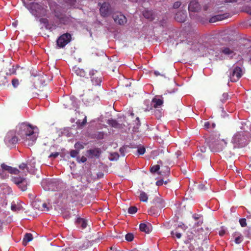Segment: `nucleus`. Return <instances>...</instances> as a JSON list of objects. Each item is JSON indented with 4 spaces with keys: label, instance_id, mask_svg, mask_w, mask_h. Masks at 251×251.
<instances>
[{
    "label": "nucleus",
    "instance_id": "nucleus-56",
    "mask_svg": "<svg viewBox=\"0 0 251 251\" xmlns=\"http://www.w3.org/2000/svg\"><path fill=\"white\" fill-rule=\"evenodd\" d=\"M164 181L162 179L159 180L156 182V184L157 186H161L163 184Z\"/></svg>",
    "mask_w": 251,
    "mask_h": 251
},
{
    "label": "nucleus",
    "instance_id": "nucleus-47",
    "mask_svg": "<svg viewBox=\"0 0 251 251\" xmlns=\"http://www.w3.org/2000/svg\"><path fill=\"white\" fill-rule=\"evenodd\" d=\"M39 21L41 23L44 24L46 27L48 25L49 21L47 19L41 18Z\"/></svg>",
    "mask_w": 251,
    "mask_h": 251
},
{
    "label": "nucleus",
    "instance_id": "nucleus-50",
    "mask_svg": "<svg viewBox=\"0 0 251 251\" xmlns=\"http://www.w3.org/2000/svg\"><path fill=\"white\" fill-rule=\"evenodd\" d=\"M12 83L14 87H16L19 85V81L18 79H13L12 80Z\"/></svg>",
    "mask_w": 251,
    "mask_h": 251
},
{
    "label": "nucleus",
    "instance_id": "nucleus-49",
    "mask_svg": "<svg viewBox=\"0 0 251 251\" xmlns=\"http://www.w3.org/2000/svg\"><path fill=\"white\" fill-rule=\"evenodd\" d=\"M59 153L58 152H53V153H50L49 155V158H55L59 155Z\"/></svg>",
    "mask_w": 251,
    "mask_h": 251
},
{
    "label": "nucleus",
    "instance_id": "nucleus-1",
    "mask_svg": "<svg viewBox=\"0 0 251 251\" xmlns=\"http://www.w3.org/2000/svg\"><path fill=\"white\" fill-rule=\"evenodd\" d=\"M34 127L26 123L19 124L16 126V131L20 139L28 146L33 145L37 139V136L34 131Z\"/></svg>",
    "mask_w": 251,
    "mask_h": 251
},
{
    "label": "nucleus",
    "instance_id": "nucleus-18",
    "mask_svg": "<svg viewBox=\"0 0 251 251\" xmlns=\"http://www.w3.org/2000/svg\"><path fill=\"white\" fill-rule=\"evenodd\" d=\"M73 74H75L77 76L85 77V78H89L87 73L82 68H79L77 66H74L72 69Z\"/></svg>",
    "mask_w": 251,
    "mask_h": 251
},
{
    "label": "nucleus",
    "instance_id": "nucleus-2",
    "mask_svg": "<svg viewBox=\"0 0 251 251\" xmlns=\"http://www.w3.org/2000/svg\"><path fill=\"white\" fill-rule=\"evenodd\" d=\"M227 142L219 136L211 137L208 142V146L212 152H219L223 150L226 146Z\"/></svg>",
    "mask_w": 251,
    "mask_h": 251
},
{
    "label": "nucleus",
    "instance_id": "nucleus-14",
    "mask_svg": "<svg viewBox=\"0 0 251 251\" xmlns=\"http://www.w3.org/2000/svg\"><path fill=\"white\" fill-rule=\"evenodd\" d=\"M112 18L115 22L120 25H124L127 22L126 18L121 12L115 13Z\"/></svg>",
    "mask_w": 251,
    "mask_h": 251
},
{
    "label": "nucleus",
    "instance_id": "nucleus-23",
    "mask_svg": "<svg viewBox=\"0 0 251 251\" xmlns=\"http://www.w3.org/2000/svg\"><path fill=\"white\" fill-rule=\"evenodd\" d=\"M139 228L141 231L149 233L151 230V225L149 224L147 225L145 223H141L139 225Z\"/></svg>",
    "mask_w": 251,
    "mask_h": 251
},
{
    "label": "nucleus",
    "instance_id": "nucleus-30",
    "mask_svg": "<svg viewBox=\"0 0 251 251\" xmlns=\"http://www.w3.org/2000/svg\"><path fill=\"white\" fill-rule=\"evenodd\" d=\"M107 123L109 125L114 128H119L120 126V124L116 120L109 119L108 120Z\"/></svg>",
    "mask_w": 251,
    "mask_h": 251
},
{
    "label": "nucleus",
    "instance_id": "nucleus-48",
    "mask_svg": "<svg viewBox=\"0 0 251 251\" xmlns=\"http://www.w3.org/2000/svg\"><path fill=\"white\" fill-rule=\"evenodd\" d=\"M63 17H64L63 21H60V22L64 24H67L70 21V18L65 15H63Z\"/></svg>",
    "mask_w": 251,
    "mask_h": 251
},
{
    "label": "nucleus",
    "instance_id": "nucleus-58",
    "mask_svg": "<svg viewBox=\"0 0 251 251\" xmlns=\"http://www.w3.org/2000/svg\"><path fill=\"white\" fill-rule=\"evenodd\" d=\"M198 188L200 190H203L205 188V186L203 184H199L198 186Z\"/></svg>",
    "mask_w": 251,
    "mask_h": 251
},
{
    "label": "nucleus",
    "instance_id": "nucleus-27",
    "mask_svg": "<svg viewBox=\"0 0 251 251\" xmlns=\"http://www.w3.org/2000/svg\"><path fill=\"white\" fill-rule=\"evenodd\" d=\"M178 228H181L183 230H185V226L184 224H182L181 225L178 226V227L176 228L175 231H172L171 232V235L172 236H174V235H176V236L177 238H180L181 237V234L179 231H177Z\"/></svg>",
    "mask_w": 251,
    "mask_h": 251
},
{
    "label": "nucleus",
    "instance_id": "nucleus-42",
    "mask_svg": "<svg viewBox=\"0 0 251 251\" xmlns=\"http://www.w3.org/2000/svg\"><path fill=\"white\" fill-rule=\"evenodd\" d=\"M146 149L144 147H140L138 148L137 152L139 155H143L145 153Z\"/></svg>",
    "mask_w": 251,
    "mask_h": 251
},
{
    "label": "nucleus",
    "instance_id": "nucleus-3",
    "mask_svg": "<svg viewBox=\"0 0 251 251\" xmlns=\"http://www.w3.org/2000/svg\"><path fill=\"white\" fill-rule=\"evenodd\" d=\"M250 142L249 133L244 132H238L232 137V143L234 148H243Z\"/></svg>",
    "mask_w": 251,
    "mask_h": 251
},
{
    "label": "nucleus",
    "instance_id": "nucleus-39",
    "mask_svg": "<svg viewBox=\"0 0 251 251\" xmlns=\"http://www.w3.org/2000/svg\"><path fill=\"white\" fill-rule=\"evenodd\" d=\"M126 240L128 242H131L133 241L134 239V235L131 233H128L126 234Z\"/></svg>",
    "mask_w": 251,
    "mask_h": 251
},
{
    "label": "nucleus",
    "instance_id": "nucleus-63",
    "mask_svg": "<svg viewBox=\"0 0 251 251\" xmlns=\"http://www.w3.org/2000/svg\"><path fill=\"white\" fill-rule=\"evenodd\" d=\"M87 161V158L84 156H82L80 159V161L82 163H84Z\"/></svg>",
    "mask_w": 251,
    "mask_h": 251
},
{
    "label": "nucleus",
    "instance_id": "nucleus-13",
    "mask_svg": "<svg viewBox=\"0 0 251 251\" xmlns=\"http://www.w3.org/2000/svg\"><path fill=\"white\" fill-rule=\"evenodd\" d=\"M30 9L31 13L36 17H40L41 16V13H39L38 10L43 11L42 6L38 3H31L30 4Z\"/></svg>",
    "mask_w": 251,
    "mask_h": 251
},
{
    "label": "nucleus",
    "instance_id": "nucleus-33",
    "mask_svg": "<svg viewBox=\"0 0 251 251\" xmlns=\"http://www.w3.org/2000/svg\"><path fill=\"white\" fill-rule=\"evenodd\" d=\"M139 199L140 201L142 202H147L148 199L147 194L144 192H141L139 196Z\"/></svg>",
    "mask_w": 251,
    "mask_h": 251
},
{
    "label": "nucleus",
    "instance_id": "nucleus-24",
    "mask_svg": "<svg viewBox=\"0 0 251 251\" xmlns=\"http://www.w3.org/2000/svg\"><path fill=\"white\" fill-rule=\"evenodd\" d=\"M87 153L91 158H93L94 156L99 157L100 154V151L99 149L97 148L87 151Z\"/></svg>",
    "mask_w": 251,
    "mask_h": 251
},
{
    "label": "nucleus",
    "instance_id": "nucleus-29",
    "mask_svg": "<svg viewBox=\"0 0 251 251\" xmlns=\"http://www.w3.org/2000/svg\"><path fill=\"white\" fill-rule=\"evenodd\" d=\"M164 202V200L159 195L155 196L152 200L153 204H161Z\"/></svg>",
    "mask_w": 251,
    "mask_h": 251
},
{
    "label": "nucleus",
    "instance_id": "nucleus-40",
    "mask_svg": "<svg viewBox=\"0 0 251 251\" xmlns=\"http://www.w3.org/2000/svg\"><path fill=\"white\" fill-rule=\"evenodd\" d=\"M75 148L76 150L79 151L80 150L83 149L84 148V146L82 143L77 142L75 144Z\"/></svg>",
    "mask_w": 251,
    "mask_h": 251
},
{
    "label": "nucleus",
    "instance_id": "nucleus-38",
    "mask_svg": "<svg viewBox=\"0 0 251 251\" xmlns=\"http://www.w3.org/2000/svg\"><path fill=\"white\" fill-rule=\"evenodd\" d=\"M138 210L136 206H130L128 209V212L130 214H135Z\"/></svg>",
    "mask_w": 251,
    "mask_h": 251
},
{
    "label": "nucleus",
    "instance_id": "nucleus-9",
    "mask_svg": "<svg viewBox=\"0 0 251 251\" xmlns=\"http://www.w3.org/2000/svg\"><path fill=\"white\" fill-rule=\"evenodd\" d=\"M71 35L66 33L61 35L56 41V44L59 48H63L71 40Z\"/></svg>",
    "mask_w": 251,
    "mask_h": 251
},
{
    "label": "nucleus",
    "instance_id": "nucleus-6",
    "mask_svg": "<svg viewBox=\"0 0 251 251\" xmlns=\"http://www.w3.org/2000/svg\"><path fill=\"white\" fill-rule=\"evenodd\" d=\"M88 76L90 79V82L92 86H100L102 80L101 75L98 71L91 69L89 71Z\"/></svg>",
    "mask_w": 251,
    "mask_h": 251
},
{
    "label": "nucleus",
    "instance_id": "nucleus-41",
    "mask_svg": "<svg viewBox=\"0 0 251 251\" xmlns=\"http://www.w3.org/2000/svg\"><path fill=\"white\" fill-rule=\"evenodd\" d=\"M119 154L117 152L111 153V160H117L119 158Z\"/></svg>",
    "mask_w": 251,
    "mask_h": 251
},
{
    "label": "nucleus",
    "instance_id": "nucleus-19",
    "mask_svg": "<svg viewBox=\"0 0 251 251\" xmlns=\"http://www.w3.org/2000/svg\"><path fill=\"white\" fill-rule=\"evenodd\" d=\"M187 18L186 12L180 11L177 12L175 15V19L176 21L180 23H184L185 22Z\"/></svg>",
    "mask_w": 251,
    "mask_h": 251
},
{
    "label": "nucleus",
    "instance_id": "nucleus-44",
    "mask_svg": "<svg viewBox=\"0 0 251 251\" xmlns=\"http://www.w3.org/2000/svg\"><path fill=\"white\" fill-rule=\"evenodd\" d=\"M228 99V95L226 93H225L222 95V98L220 100L222 102H225Z\"/></svg>",
    "mask_w": 251,
    "mask_h": 251
},
{
    "label": "nucleus",
    "instance_id": "nucleus-60",
    "mask_svg": "<svg viewBox=\"0 0 251 251\" xmlns=\"http://www.w3.org/2000/svg\"><path fill=\"white\" fill-rule=\"evenodd\" d=\"M226 233V231L224 229H221L219 231V234L221 236H223Z\"/></svg>",
    "mask_w": 251,
    "mask_h": 251
},
{
    "label": "nucleus",
    "instance_id": "nucleus-22",
    "mask_svg": "<svg viewBox=\"0 0 251 251\" xmlns=\"http://www.w3.org/2000/svg\"><path fill=\"white\" fill-rule=\"evenodd\" d=\"M163 207V206L159 207L156 205L152 206L148 210V213L151 215H157L159 211Z\"/></svg>",
    "mask_w": 251,
    "mask_h": 251
},
{
    "label": "nucleus",
    "instance_id": "nucleus-21",
    "mask_svg": "<svg viewBox=\"0 0 251 251\" xmlns=\"http://www.w3.org/2000/svg\"><path fill=\"white\" fill-rule=\"evenodd\" d=\"M228 17L227 14L217 15L212 17L209 20V23H215L217 21H222Z\"/></svg>",
    "mask_w": 251,
    "mask_h": 251
},
{
    "label": "nucleus",
    "instance_id": "nucleus-52",
    "mask_svg": "<svg viewBox=\"0 0 251 251\" xmlns=\"http://www.w3.org/2000/svg\"><path fill=\"white\" fill-rule=\"evenodd\" d=\"M181 5V2L180 1H176L173 4V8H177Z\"/></svg>",
    "mask_w": 251,
    "mask_h": 251
},
{
    "label": "nucleus",
    "instance_id": "nucleus-55",
    "mask_svg": "<svg viewBox=\"0 0 251 251\" xmlns=\"http://www.w3.org/2000/svg\"><path fill=\"white\" fill-rule=\"evenodd\" d=\"M66 2L69 3L70 5H74L76 2V0H65Z\"/></svg>",
    "mask_w": 251,
    "mask_h": 251
},
{
    "label": "nucleus",
    "instance_id": "nucleus-43",
    "mask_svg": "<svg viewBox=\"0 0 251 251\" xmlns=\"http://www.w3.org/2000/svg\"><path fill=\"white\" fill-rule=\"evenodd\" d=\"M19 167L22 171H24L25 169H26V171L28 172V168L27 167V164L25 163H23L21 164L19 166Z\"/></svg>",
    "mask_w": 251,
    "mask_h": 251
},
{
    "label": "nucleus",
    "instance_id": "nucleus-61",
    "mask_svg": "<svg viewBox=\"0 0 251 251\" xmlns=\"http://www.w3.org/2000/svg\"><path fill=\"white\" fill-rule=\"evenodd\" d=\"M119 151L121 154L122 155L124 156V151H125V148H121L119 150Z\"/></svg>",
    "mask_w": 251,
    "mask_h": 251
},
{
    "label": "nucleus",
    "instance_id": "nucleus-62",
    "mask_svg": "<svg viewBox=\"0 0 251 251\" xmlns=\"http://www.w3.org/2000/svg\"><path fill=\"white\" fill-rule=\"evenodd\" d=\"M135 122L136 123V124L137 126H140L139 118L138 117H137L136 118V120L135 121Z\"/></svg>",
    "mask_w": 251,
    "mask_h": 251
},
{
    "label": "nucleus",
    "instance_id": "nucleus-8",
    "mask_svg": "<svg viewBox=\"0 0 251 251\" xmlns=\"http://www.w3.org/2000/svg\"><path fill=\"white\" fill-rule=\"evenodd\" d=\"M12 193L11 188L5 184H2L0 185V203L6 204L7 202H5L6 196Z\"/></svg>",
    "mask_w": 251,
    "mask_h": 251
},
{
    "label": "nucleus",
    "instance_id": "nucleus-12",
    "mask_svg": "<svg viewBox=\"0 0 251 251\" xmlns=\"http://www.w3.org/2000/svg\"><path fill=\"white\" fill-rule=\"evenodd\" d=\"M61 103L65 108L73 109L75 107L76 102L74 98L64 97L61 100Z\"/></svg>",
    "mask_w": 251,
    "mask_h": 251
},
{
    "label": "nucleus",
    "instance_id": "nucleus-59",
    "mask_svg": "<svg viewBox=\"0 0 251 251\" xmlns=\"http://www.w3.org/2000/svg\"><path fill=\"white\" fill-rule=\"evenodd\" d=\"M210 123L209 122H205L204 125V127L206 129H208L210 127Z\"/></svg>",
    "mask_w": 251,
    "mask_h": 251
},
{
    "label": "nucleus",
    "instance_id": "nucleus-46",
    "mask_svg": "<svg viewBox=\"0 0 251 251\" xmlns=\"http://www.w3.org/2000/svg\"><path fill=\"white\" fill-rule=\"evenodd\" d=\"M239 223L242 227H245L247 226L246 220L245 218L240 219Z\"/></svg>",
    "mask_w": 251,
    "mask_h": 251
},
{
    "label": "nucleus",
    "instance_id": "nucleus-15",
    "mask_svg": "<svg viewBox=\"0 0 251 251\" xmlns=\"http://www.w3.org/2000/svg\"><path fill=\"white\" fill-rule=\"evenodd\" d=\"M69 206V207L68 205H66L62 213L63 217L66 219L70 218L72 215H75V212H77V210L74 207L73 205L71 206L70 205Z\"/></svg>",
    "mask_w": 251,
    "mask_h": 251
},
{
    "label": "nucleus",
    "instance_id": "nucleus-20",
    "mask_svg": "<svg viewBox=\"0 0 251 251\" xmlns=\"http://www.w3.org/2000/svg\"><path fill=\"white\" fill-rule=\"evenodd\" d=\"M143 15L146 19L150 21H152L155 19L154 15L152 10L145 9L143 12Z\"/></svg>",
    "mask_w": 251,
    "mask_h": 251
},
{
    "label": "nucleus",
    "instance_id": "nucleus-57",
    "mask_svg": "<svg viewBox=\"0 0 251 251\" xmlns=\"http://www.w3.org/2000/svg\"><path fill=\"white\" fill-rule=\"evenodd\" d=\"M192 217L195 220H199L201 218V216L199 215L196 214H194Z\"/></svg>",
    "mask_w": 251,
    "mask_h": 251
},
{
    "label": "nucleus",
    "instance_id": "nucleus-45",
    "mask_svg": "<svg viewBox=\"0 0 251 251\" xmlns=\"http://www.w3.org/2000/svg\"><path fill=\"white\" fill-rule=\"evenodd\" d=\"M79 153V151L77 150H72L70 151V155L72 157H75Z\"/></svg>",
    "mask_w": 251,
    "mask_h": 251
},
{
    "label": "nucleus",
    "instance_id": "nucleus-28",
    "mask_svg": "<svg viewBox=\"0 0 251 251\" xmlns=\"http://www.w3.org/2000/svg\"><path fill=\"white\" fill-rule=\"evenodd\" d=\"M163 101L160 99L153 98L152 100V103L154 108H157L162 105Z\"/></svg>",
    "mask_w": 251,
    "mask_h": 251
},
{
    "label": "nucleus",
    "instance_id": "nucleus-53",
    "mask_svg": "<svg viewBox=\"0 0 251 251\" xmlns=\"http://www.w3.org/2000/svg\"><path fill=\"white\" fill-rule=\"evenodd\" d=\"M246 108L249 109H251V101H247L245 102Z\"/></svg>",
    "mask_w": 251,
    "mask_h": 251
},
{
    "label": "nucleus",
    "instance_id": "nucleus-10",
    "mask_svg": "<svg viewBox=\"0 0 251 251\" xmlns=\"http://www.w3.org/2000/svg\"><path fill=\"white\" fill-rule=\"evenodd\" d=\"M242 75V69L239 67H236L230 72V80L232 82H236L241 78Z\"/></svg>",
    "mask_w": 251,
    "mask_h": 251
},
{
    "label": "nucleus",
    "instance_id": "nucleus-31",
    "mask_svg": "<svg viewBox=\"0 0 251 251\" xmlns=\"http://www.w3.org/2000/svg\"><path fill=\"white\" fill-rule=\"evenodd\" d=\"M234 236H235L234 241L236 244H240L243 241V236L240 233L235 232L234 233Z\"/></svg>",
    "mask_w": 251,
    "mask_h": 251
},
{
    "label": "nucleus",
    "instance_id": "nucleus-4",
    "mask_svg": "<svg viewBox=\"0 0 251 251\" xmlns=\"http://www.w3.org/2000/svg\"><path fill=\"white\" fill-rule=\"evenodd\" d=\"M52 205H25L22 208V211L29 216H34L38 211L47 212L52 210Z\"/></svg>",
    "mask_w": 251,
    "mask_h": 251
},
{
    "label": "nucleus",
    "instance_id": "nucleus-36",
    "mask_svg": "<svg viewBox=\"0 0 251 251\" xmlns=\"http://www.w3.org/2000/svg\"><path fill=\"white\" fill-rule=\"evenodd\" d=\"M222 51L226 55H230L233 52V50L228 48H223Z\"/></svg>",
    "mask_w": 251,
    "mask_h": 251
},
{
    "label": "nucleus",
    "instance_id": "nucleus-37",
    "mask_svg": "<svg viewBox=\"0 0 251 251\" xmlns=\"http://www.w3.org/2000/svg\"><path fill=\"white\" fill-rule=\"evenodd\" d=\"M160 169V166L159 165H156L152 166L150 168V171L152 173H155L158 172Z\"/></svg>",
    "mask_w": 251,
    "mask_h": 251
},
{
    "label": "nucleus",
    "instance_id": "nucleus-34",
    "mask_svg": "<svg viewBox=\"0 0 251 251\" xmlns=\"http://www.w3.org/2000/svg\"><path fill=\"white\" fill-rule=\"evenodd\" d=\"M66 205H53L54 210L62 214Z\"/></svg>",
    "mask_w": 251,
    "mask_h": 251
},
{
    "label": "nucleus",
    "instance_id": "nucleus-25",
    "mask_svg": "<svg viewBox=\"0 0 251 251\" xmlns=\"http://www.w3.org/2000/svg\"><path fill=\"white\" fill-rule=\"evenodd\" d=\"M76 223L77 226H80L82 229L85 228L87 226V220L80 217L77 218L76 221Z\"/></svg>",
    "mask_w": 251,
    "mask_h": 251
},
{
    "label": "nucleus",
    "instance_id": "nucleus-5",
    "mask_svg": "<svg viewBox=\"0 0 251 251\" xmlns=\"http://www.w3.org/2000/svg\"><path fill=\"white\" fill-rule=\"evenodd\" d=\"M20 140L16 130H11L6 133L4 138V142L7 146L11 147L16 144Z\"/></svg>",
    "mask_w": 251,
    "mask_h": 251
},
{
    "label": "nucleus",
    "instance_id": "nucleus-17",
    "mask_svg": "<svg viewBox=\"0 0 251 251\" xmlns=\"http://www.w3.org/2000/svg\"><path fill=\"white\" fill-rule=\"evenodd\" d=\"M189 12H199L201 10V6L197 0H192L188 5Z\"/></svg>",
    "mask_w": 251,
    "mask_h": 251
},
{
    "label": "nucleus",
    "instance_id": "nucleus-26",
    "mask_svg": "<svg viewBox=\"0 0 251 251\" xmlns=\"http://www.w3.org/2000/svg\"><path fill=\"white\" fill-rule=\"evenodd\" d=\"M33 239V236L31 233H26L23 240V245L25 246H26L27 243Z\"/></svg>",
    "mask_w": 251,
    "mask_h": 251
},
{
    "label": "nucleus",
    "instance_id": "nucleus-51",
    "mask_svg": "<svg viewBox=\"0 0 251 251\" xmlns=\"http://www.w3.org/2000/svg\"><path fill=\"white\" fill-rule=\"evenodd\" d=\"M86 123H87V117H86V116H85L83 120V121L81 123H79L78 124L80 126H83L85 125Z\"/></svg>",
    "mask_w": 251,
    "mask_h": 251
},
{
    "label": "nucleus",
    "instance_id": "nucleus-35",
    "mask_svg": "<svg viewBox=\"0 0 251 251\" xmlns=\"http://www.w3.org/2000/svg\"><path fill=\"white\" fill-rule=\"evenodd\" d=\"M54 15L59 20V21H63V18H64L63 17L64 14H63L62 13L58 11H55Z\"/></svg>",
    "mask_w": 251,
    "mask_h": 251
},
{
    "label": "nucleus",
    "instance_id": "nucleus-32",
    "mask_svg": "<svg viewBox=\"0 0 251 251\" xmlns=\"http://www.w3.org/2000/svg\"><path fill=\"white\" fill-rule=\"evenodd\" d=\"M21 205H11L10 208L13 212H18L22 210Z\"/></svg>",
    "mask_w": 251,
    "mask_h": 251
},
{
    "label": "nucleus",
    "instance_id": "nucleus-11",
    "mask_svg": "<svg viewBox=\"0 0 251 251\" xmlns=\"http://www.w3.org/2000/svg\"><path fill=\"white\" fill-rule=\"evenodd\" d=\"M98 5L100 6V12L102 17H107L110 14V5L108 2H104L102 4L99 3Z\"/></svg>",
    "mask_w": 251,
    "mask_h": 251
},
{
    "label": "nucleus",
    "instance_id": "nucleus-54",
    "mask_svg": "<svg viewBox=\"0 0 251 251\" xmlns=\"http://www.w3.org/2000/svg\"><path fill=\"white\" fill-rule=\"evenodd\" d=\"M155 113V114L156 116V117L159 119L161 117V112L159 110H156L154 112Z\"/></svg>",
    "mask_w": 251,
    "mask_h": 251
},
{
    "label": "nucleus",
    "instance_id": "nucleus-16",
    "mask_svg": "<svg viewBox=\"0 0 251 251\" xmlns=\"http://www.w3.org/2000/svg\"><path fill=\"white\" fill-rule=\"evenodd\" d=\"M1 172L2 173H4V171H7L8 173L14 174L15 175H18L21 172L20 171L15 168H13L12 167L9 166L4 163H2L1 164Z\"/></svg>",
    "mask_w": 251,
    "mask_h": 251
},
{
    "label": "nucleus",
    "instance_id": "nucleus-64",
    "mask_svg": "<svg viewBox=\"0 0 251 251\" xmlns=\"http://www.w3.org/2000/svg\"><path fill=\"white\" fill-rule=\"evenodd\" d=\"M200 150L202 152H205L206 150V148L205 147H201L200 148Z\"/></svg>",
    "mask_w": 251,
    "mask_h": 251
},
{
    "label": "nucleus",
    "instance_id": "nucleus-7",
    "mask_svg": "<svg viewBox=\"0 0 251 251\" xmlns=\"http://www.w3.org/2000/svg\"><path fill=\"white\" fill-rule=\"evenodd\" d=\"M23 174L26 175L25 172L23 171L21 173V176H14L11 177V181L15 183L18 188L21 189L22 191H25L27 189V181L24 177Z\"/></svg>",
    "mask_w": 251,
    "mask_h": 251
}]
</instances>
